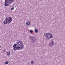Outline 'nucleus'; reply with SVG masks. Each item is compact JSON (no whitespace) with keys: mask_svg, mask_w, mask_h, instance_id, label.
<instances>
[{"mask_svg":"<svg viewBox=\"0 0 65 65\" xmlns=\"http://www.w3.org/2000/svg\"><path fill=\"white\" fill-rule=\"evenodd\" d=\"M29 32L31 33H33V30H29Z\"/></svg>","mask_w":65,"mask_h":65,"instance_id":"obj_10","label":"nucleus"},{"mask_svg":"<svg viewBox=\"0 0 65 65\" xmlns=\"http://www.w3.org/2000/svg\"><path fill=\"white\" fill-rule=\"evenodd\" d=\"M17 47H13V50L14 51L17 50V49L18 48V50H22L23 48L24 47V45L23 44V43L22 42H17Z\"/></svg>","mask_w":65,"mask_h":65,"instance_id":"obj_1","label":"nucleus"},{"mask_svg":"<svg viewBox=\"0 0 65 65\" xmlns=\"http://www.w3.org/2000/svg\"><path fill=\"white\" fill-rule=\"evenodd\" d=\"M14 10V7H13L11 8V10Z\"/></svg>","mask_w":65,"mask_h":65,"instance_id":"obj_11","label":"nucleus"},{"mask_svg":"<svg viewBox=\"0 0 65 65\" xmlns=\"http://www.w3.org/2000/svg\"><path fill=\"white\" fill-rule=\"evenodd\" d=\"M35 32L37 33L38 32V30L37 29H35Z\"/></svg>","mask_w":65,"mask_h":65,"instance_id":"obj_9","label":"nucleus"},{"mask_svg":"<svg viewBox=\"0 0 65 65\" xmlns=\"http://www.w3.org/2000/svg\"><path fill=\"white\" fill-rule=\"evenodd\" d=\"M13 1H14V0H5V5L6 6H7L8 5V4H11Z\"/></svg>","mask_w":65,"mask_h":65,"instance_id":"obj_3","label":"nucleus"},{"mask_svg":"<svg viewBox=\"0 0 65 65\" xmlns=\"http://www.w3.org/2000/svg\"><path fill=\"white\" fill-rule=\"evenodd\" d=\"M16 46H17V44H14V45H13V47H17Z\"/></svg>","mask_w":65,"mask_h":65,"instance_id":"obj_8","label":"nucleus"},{"mask_svg":"<svg viewBox=\"0 0 65 65\" xmlns=\"http://www.w3.org/2000/svg\"><path fill=\"white\" fill-rule=\"evenodd\" d=\"M8 63H9V61H7L5 62V64L6 65H7Z\"/></svg>","mask_w":65,"mask_h":65,"instance_id":"obj_7","label":"nucleus"},{"mask_svg":"<svg viewBox=\"0 0 65 65\" xmlns=\"http://www.w3.org/2000/svg\"><path fill=\"white\" fill-rule=\"evenodd\" d=\"M5 21H4V24H7V23L8 24H9L11 23L12 22V18L8 17V18L7 17L5 19Z\"/></svg>","mask_w":65,"mask_h":65,"instance_id":"obj_2","label":"nucleus"},{"mask_svg":"<svg viewBox=\"0 0 65 65\" xmlns=\"http://www.w3.org/2000/svg\"><path fill=\"white\" fill-rule=\"evenodd\" d=\"M7 54L8 56H9L10 55V52H7Z\"/></svg>","mask_w":65,"mask_h":65,"instance_id":"obj_6","label":"nucleus"},{"mask_svg":"<svg viewBox=\"0 0 65 65\" xmlns=\"http://www.w3.org/2000/svg\"><path fill=\"white\" fill-rule=\"evenodd\" d=\"M31 63L32 64H33V61H31Z\"/></svg>","mask_w":65,"mask_h":65,"instance_id":"obj_12","label":"nucleus"},{"mask_svg":"<svg viewBox=\"0 0 65 65\" xmlns=\"http://www.w3.org/2000/svg\"><path fill=\"white\" fill-rule=\"evenodd\" d=\"M47 39H50L52 37V35L51 33H46L45 34Z\"/></svg>","mask_w":65,"mask_h":65,"instance_id":"obj_4","label":"nucleus"},{"mask_svg":"<svg viewBox=\"0 0 65 65\" xmlns=\"http://www.w3.org/2000/svg\"><path fill=\"white\" fill-rule=\"evenodd\" d=\"M52 44H54V42L53 41H52Z\"/></svg>","mask_w":65,"mask_h":65,"instance_id":"obj_13","label":"nucleus"},{"mask_svg":"<svg viewBox=\"0 0 65 65\" xmlns=\"http://www.w3.org/2000/svg\"><path fill=\"white\" fill-rule=\"evenodd\" d=\"M30 22L29 21H28V22L26 23V24L27 26H29V25H30Z\"/></svg>","mask_w":65,"mask_h":65,"instance_id":"obj_5","label":"nucleus"},{"mask_svg":"<svg viewBox=\"0 0 65 65\" xmlns=\"http://www.w3.org/2000/svg\"><path fill=\"white\" fill-rule=\"evenodd\" d=\"M0 48H1V45H0Z\"/></svg>","mask_w":65,"mask_h":65,"instance_id":"obj_14","label":"nucleus"}]
</instances>
